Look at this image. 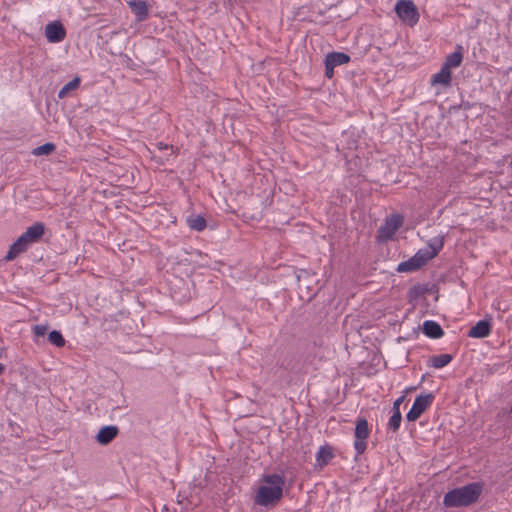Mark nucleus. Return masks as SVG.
<instances>
[{
    "label": "nucleus",
    "instance_id": "423d86ee",
    "mask_svg": "<svg viewBox=\"0 0 512 512\" xmlns=\"http://www.w3.org/2000/svg\"><path fill=\"white\" fill-rule=\"evenodd\" d=\"M403 218L400 215H391L389 216L384 225L381 226L378 230L377 238L381 242H385L391 239L396 231L402 226Z\"/></svg>",
    "mask_w": 512,
    "mask_h": 512
},
{
    "label": "nucleus",
    "instance_id": "aec40b11",
    "mask_svg": "<svg viewBox=\"0 0 512 512\" xmlns=\"http://www.w3.org/2000/svg\"><path fill=\"white\" fill-rule=\"evenodd\" d=\"M81 79L79 77H75L71 81H69L67 84H65L58 92V97L60 99L66 98L69 93L75 89H77L80 85Z\"/></svg>",
    "mask_w": 512,
    "mask_h": 512
},
{
    "label": "nucleus",
    "instance_id": "b1692460",
    "mask_svg": "<svg viewBox=\"0 0 512 512\" xmlns=\"http://www.w3.org/2000/svg\"><path fill=\"white\" fill-rule=\"evenodd\" d=\"M400 423H401V413H400V409L397 408V411H394L393 415L390 417L388 426L393 431H396L399 428Z\"/></svg>",
    "mask_w": 512,
    "mask_h": 512
},
{
    "label": "nucleus",
    "instance_id": "6e6552de",
    "mask_svg": "<svg viewBox=\"0 0 512 512\" xmlns=\"http://www.w3.org/2000/svg\"><path fill=\"white\" fill-rule=\"evenodd\" d=\"M433 401V395H419L416 397L411 409L406 417L408 421H416L430 407Z\"/></svg>",
    "mask_w": 512,
    "mask_h": 512
},
{
    "label": "nucleus",
    "instance_id": "c85d7f7f",
    "mask_svg": "<svg viewBox=\"0 0 512 512\" xmlns=\"http://www.w3.org/2000/svg\"><path fill=\"white\" fill-rule=\"evenodd\" d=\"M262 480H280L278 476H265Z\"/></svg>",
    "mask_w": 512,
    "mask_h": 512
},
{
    "label": "nucleus",
    "instance_id": "20e7f679",
    "mask_svg": "<svg viewBox=\"0 0 512 512\" xmlns=\"http://www.w3.org/2000/svg\"><path fill=\"white\" fill-rule=\"evenodd\" d=\"M267 483L258 487L254 496V503L265 508H272L282 498L283 488L279 482Z\"/></svg>",
    "mask_w": 512,
    "mask_h": 512
},
{
    "label": "nucleus",
    "instance_id": "9d476101",
    "mask_svg": "<svg viewBox=\"0 0 512 512\" xmlns=\"http://www.w3.org/2000/svg\"><path fill=\"white\" fill-rule=\"evenodd\" d=\"M180 486L178 487V502L183 503L185 501L190 504L194 503V498L192 492L197 491L198 487L194 482H180Z\"/></svg>",
    "mask_w": 512,
    "mask_h": 512
},
{
    "label": "nucleus",
    "instance_id": "cd10ccee",
    "mask_svg": "<svg viewBox=\"0 0 512 512\" xmlns=\"http://www.w3.org/2000/svg\"><path fill=\"white\" fill-rule=\"evenodd\" d=\"M402 400H403V397H401V398L397 399V400L394 402V406H393V410H394V411H397V408H399V409H400V404H401Z\"/></svg>",
    "mask_w": 512,
    "mask_h": 512
},
{
    "label": "nucleus",
    "instance_id": "dca6fc26",
    "mask_svg": "<svg viewBox=\"0 0 512 512\" xmlns=\"http://www.w3.org/2000/svg\"><path fill=\"white\" fill-rule=\"evenodd\" d=\"M130 8L135 14L138 22L144 21L148 18V5L146 2H130Z\"/></svg>",
    "mask_w": 512,
    "mask_h": 512
},
{
    "label": "nucleus",
    "instance_id": "9b49d317",
    "mask_svg": "<svg viewBox=\"0 0 512 512\" xmlns=\"http://www.w3.org/2000/svg\"><path fill=\"white\" fill-rule=\"evenodd\" d=\"M334 456L335 452L332 446H321L316 454V467L323 468L332 461Z\"/></svg>",
    "mask_w": 512,
    "mask_h": 512
},
{
    "label": "nucleus",
    "instance_id": "c756f323",
    "mask_svg": "<svg viewBox=\"0 0 512 512\" xmlns=\"http://www.w3.org/2000/svg\"><path fill=\"white\" fill-rule=\"evenodd\" d=\"M6 367L4 364L0 363V375H2L5 371Z\"/></svg>",
    "mask_w": 512,
    "mask_h": 512
},
{
    "label": "nucleus",
    "instance_id": "39448f33",
    "mask_svg": "<svg viewBox=\"0 0 512 512\" xmlns=\"http://www.w3.org/2000/svg\"><path fill=\"white\" fill-rule=\"evenodd\" d=\"M398 17L410 26H414L419 20V12L412 0H400L395 5Z\"/></svg>",
    "mask_w": 512,
    "mask_h": 512
},
{
    "label": "nucleus",
    "instance_id": "412c9836",
    "mask_svg": "<svg viewBox=\"0 0 512 512\" xmlns=\"http://www.w3.org/2000/svg\"><path fill=\"white\" fill-rule=\"evenodd\" d=\"M452 360V356L450 354H440L432 356L429 360L430 364L434 368H442L448 365Z\"/></svg>",
    "mask_w": 512,
    "mask_h": 512
},
{
    "label": "nucleus",
    "instance_id": "f3484780",
    "mask_svg": "<svg viewBox=\"0 0 512 512\" xmlns=\"http://www.w3.org/2000/svg\"><path fill=\"white\" fill-rule=\"evenodd\" d=\"M423 332L430 338H439L443 335L441 326L434 321H425L423 323Z\"/></svg>",
    "mask_w": 512,
    "mask_h": 512
},
{
    "label": "nucleus",
    "instance_id": "7ed1b4c3",
    "mask_svg": "<svg viewBox=\"0 0 512 512\" xmlns=\"http://www.w3.org/2000/svg\"><path fill=\"white\" fill-rule=\"evenodd\" d=\"M442 246L443 239H439L435 244H430L427 249L419 250L412 258L400 263L397 267V271L412 272L420 269L438 254Z\"/></svg>",
    "mask_w": 512,
    "mask_h": 512
},
{
    "label": "nucleus",
    "instance_id": "6ab92c4d",
    "mask_svg": "<svg viewBox=\"0 0 512 512\" xmlns=\"http://www.w3.org/2000/svg\"><path fill=\"white\" fill-rule=\"evenodd\" d=\"M462 60V53L460 51H455L446 57L443 66L448 68L449 70H452L453 68L459 67L462 63Z\"/></svg>",
    "mask_w": 512,
    "mask_h": 512
},
{
    "label": "nucleus",
    "instance_id": "0eeeda50",
    "mask_svg": "<svg viewBox=\"0 0 512 512\" xmlns=\"http://www.w3.org/2000/svg\"><path fill=\"white\" fill-rule=\"evenodd\" d=\"M370 435L368 422L365 418H359L355 427L354 447L358 454H363L367 447V438Z\"/></svg>",
    "mask_w": 512,
    "mask_h": 512
},
{
    "label": "nucleus",
    "instance_id": "2eb2a0df",
    "mask_svg": "<svg viewBox=\"0 0 512 512\" xmlns=\"http://www.w3.org/2000/svg\"><path fill=\"white\" fill-rule=\"evenodd\" d=\"M350 61V57L342 52L329 53L325 58V64H329L332 67H336L342 64H346Z\"/></svg>",
    "mask_w": 512,
    "mask_h": 512
},
{
    "label": "nucleus",
    "instance_id": "4be33fe9",
    "mask_svg": "<svg viewBox=\"0 0 512 512\" xmlns=\"http://www.w3.org/2000/svg\"><path fill=\"white\" fill-rule=\"evenodd\" d=\"M56 149L55 144L53 143H45L43 145H40L32 150V154L34 156H42V155H50L53 153Z\"/></svg>",
    "mask_w": 512,
    "mask_h": 512
},
{
    "label": "nucleus",
    "instance_id": "bb28decb",
    "mask_svg": "<svg viewBox=\"0 0 512 512\" xmlns=\"http://www.w3.org/2000/svg\"><path fill=\"white\" fill-rule=\"evenodd\" d=\"M157 148H158L159 150H168V151H170L171 153H173V147H172V146H169V145H167V144H163V143H161V142L157 144Z\"/></svg>",
    "mask_w": 512,
    "mask_h": 512
},
{
    "label": "nucleus",
    "instance_id": "ddd939ff",
    "mask_svg": "<svg viewBox=\"0 0 512 512\" xmlns=\"http://www.w3.org/2000/svg\"><path fill=\"white\" fill-rule=\"evenodd\" d=\"M452 72L448 68L442 66L441 70L434 74L431 79V85H442L448 87L451 84Z\"/></svg>",
    "mask_w": 512,
    "mask_h": 512
},
{
    "label": "nucleus",
    "instance_id": "f257e3e1",
    "mask_svg": "<svg viewBox=\"0 0 512 512\" xmlns=\"http://www.w3.org/2000/svg\"><path fill=\"white\" fill-rule=\"evenodd\" d=\"M483 487L479 482H472L461 488L449 491L445 496L443 503L446 507H462L475 503L481 493Z\"/></svg>",
    "mask_w": 512,
    "mask_h": 512
},
{
    "label": "nucleus",
    "instance_id": "a211bd4d",
    "mask_svg": "<svg viewBox=\"0 0 512 512\" xmlns=\"http://www.w3.org/2000/svg\"><path fill=\"white\" fill-rule=\"evenodd\" d=\"M187 225L190 229L200 232L206 228L207 223L203 216L192 215L187 218Z\"/></svg>",
    "mask_w": 512,
    "mask_h": 512
},
{
    "label": "nucleus",
    "instance_id": "393cba45",
    "mask_svg": "<svg viewBox=\"0 0 512 512\" xmlns=\"http://www.w3.org/2000/svg\"><path fill=\"white\" fill-rule=\"evenodd\" d=\"M47 326L46 325H35L33 327L34 334L36 336H44L47 332Z\"/></svg>",
    "mask_w": 512,
    "mask_h": 512
},
{
    "label": "nucleus",
    "instance_id": "a878e982",
    "mask_svg": "<svg viewBox=\"0 0 512 512\" xmlns=\"http://www.w3.org/2000/svg\"><path fill=\"white\" fill-rule=\"evenodd\" d=\"M334 74V67L330 66L329 64H325V75L328 78H332Z\"/></svg>",
    "mask_w": 512,
    "mask_h": 512
},
{
    "label": "nucleus",
    "instance_id": "f03ea898",
    "mask_svg": "<svg viewBox=\"0 0 512 512\" xmlns=\"http://www.w3.org/2000/svg\"><path fill=\"white\" fill-rule=\"evenodd\" d=\"M45 233V226L41 222H36L28 227L26 231L11 245L5 259L11 261L18 255L25 252L29 246L38 242Z\"/></svg>",
    "mask_w": 512,
    "mask_h": 512
},
{
    "label": "nucleus",
    "instance_id": "5701e85b",
    "mask_svg": "<svg viewBox=\"0 0 512 512\" xmlns=\"http://www.w3.org/2000/svg\"><path fill=\"white\" fill-rule=\"evenodd\" d=\"M48 340L51 344L55 345L56 347H63L65 345V339L63 338L62 334L57 330H53L49 333Z\"/></svg>",
    "mask_w": 512,
    "mask_h": 512
},
{
    "label": "nucleus",
    "instance_id": "1a4fd4ad",
    "mask_svg": "<svg viewBox=\"0 0 512 512\" xmlns=\"http://www.w3.org/2000/svg\"><path fill=\"white\" fill-rule=\"evenodd\" d=\"M45 37L49 43L62 42L66 37V30L60 21H53L45 26Z\"/></svg>",
    "mask_w": 512,
    "mask_h": 512
},
{
    "label": "nucleus",
    "instance_id": "f8f14e48",
    "mask_svg": "<svg viewBox=\"0 0 512 512\" xmlns=\"http://www.w3.org/2000/svg\"><path fill=\"white\" fill-rule=\"evenodd\" d=\"M118 435V428L114 425L103 426L96 435V441L101 445H107Z\"/></svg>",
    "mask_w": 512,
    "mask_h": 512
},
{
    "label": "nucleus",
    "instance_id": "4468645a",
    "mask_svg": "<svg viewBox=\"0 0 512 512\" xmlns=\"http://www.w3.org/2000/svg\"><path fill=\"white\" fill-rule=\"evenodd\" d=\"M491 332V324L486 320L479 321L469 331V336L472 338H484L487 337Z\"/></svg>",
    "mask_w": 512,
    "mask_h": 512
}]
</instances>
